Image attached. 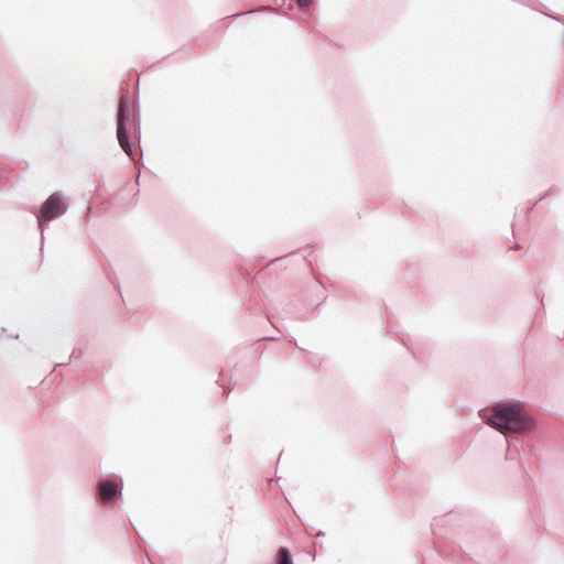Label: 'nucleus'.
Returning <instances> with one entry per match:
<instances>
[{
  "instance_id": "nucleus-1",
  "label": "nucleus",
  "mask_w": 564,
  "mask_h": 564,
  "mask_svg": "<svg viewBox=\"0 0 564 564\" xmlns=\"http://www.w3.org/2000/svg\"><path fill=\"white\" fill-rule=\"evenodd\" d=\"M486 424L513 432L533 433L538 429L536 419L522 409L521 402H496L492 408L486 406L478 411Z\"/></svg>"
},
{
  "instance_id": "nucleus-12",
  "label": "nucleus",
  "mask_w": 564,
  "mask_h": 564,
  "mask_svg": "<svg viewBox=\"0 0 564 564\" xmlns=\"http://www.w3.org/2000/svg\"><path fill=\"white\" fill-rule=\"evenodd\" d=\"M288 257H289V256H283V257H280V258H275V259L271 262V264H275L276 262L283 261V260H285Z\"/></svg>"
},
{
  "instance_id": "nucleus-15",
  "label": "nucleus",
  "mask_w": 564,
  "mask_h": 564,
  "mask_svg": "<svg viewBox=\"0 0 564 564\" xmlns=\"http://www.w3.org/2000/svg\"><path fill=\"white\" fill-rule=\"evenodd\" d=\"M324 535H325V533L323 531H318L317 534H316L317 538H321V536H324Z\"/></svg>"
},
{
  "instance_id": "nucleus-8",
  "label": "nucleus",
  "mask_w": 564,
  "mask_h": 564,
  "mask_svg": "<svg viewBox=\"0 0 564 564\" xmlns=\"http://www.w3.org/2000/svg\"><path fill=\"white\" fill-rule=\"evenodd\" d=\"M262 11H270V12H274L276 14H280L279 12L272 10L271 8H264V9H256V10H251V11H247V12H242V13H238L236 14V17H242V15H246V14H250V13H256V12H262Z\"/></svg>"
},
{
  "instance_id": "nucleus-17",
  "label": "nucleus",
  "mask_w": 564,
  "mask_h": 564,
  "mask_svg": "<svg viewBox=\"0 0 564 564\" xmlns=\"http://www.w3.org/2000/svg\"><path fill=\"white\" fill-rule=\"evenodd\" d=\"M139 177H140V174H138V175L135 176V184H137V185L139 184Z\"/></svg>"
},
{
  "instance_id": "nucleus-13",
  "label": "nucleus",
  "mask_w": 564,
  "mask_h": 564,
  "mask_svg": "<svg viewBox=\"0 0 564 564\" xmlns=\"http://www.w3.org/2000/svg\"><path fill=\"white\" fill-rule=\"evenodd\" d=\"M540 202H541V200H539V199L530 200L531 207L536 206ZM531 209H532V208H529V209H528V213H530V212H531Z\"/></svg>"
},
{
  "instance_id": "nucleus-6",
  "label": "nucleus",
  "mask_w": 564,
  "mask_h": 564,
  "mask_svg": "<svg viewBox=\"0 0 564 564\" xmlns=\"http://www.w3.org/2000/svg\"><path fill=\"white\" fill-rule=\"evenodd\" d=\"M272 564H294L293 555L288 546H280Z\"/></svg>"
},
{
  "instance_id": "nucleus-11",
  "label": "nucleus",
  "mask_w": 564,
  "mask_h": 564,
  "mask_svg": "<svg viewBox=\"0 0 564 564\" xmlns=\"http://www.w3.org/2000/svg\"><path fill=\"white\" fill-rule=\"evenodd\" d=\"M552 194H553V189H552V188H549V189H546L545 192H543V193L540 195L539 200H543L544 198L550 197Z\"/></svg>"
},
{
  "instance_id": "nucleus-10",
  "label": "nucleus",
  "mask_w": 564,
  "mask_h": 564,
  "mask_svg": "<svg viewBox=\"0 0 564 564\" xmlns=\"http://www.w3.org/2000/svg\"><path fill=\"white\" fill-rule=\"evenodd\" d=\"M9 180V173L8 171L0 165V182H4Z\"/></svg>"
},
{
  "instance_id": "nucleus-5",
  "label": "nucleus",
  "mask_w": 564,
  "mask_h": 564,
  "mask_svg": "<svg viewBox=\"0 0 564 564\" xmlns=\"http://www.w3.org/2000/svg\"><path fill=\"white\" fill-rule=\"evenodd\" d=\"M325 299V288L316 278H310L305 283L304 289L299 294V301H301L306 308L314 306L315 303L318 305Z\"/></svg>"
},
{
  "instance_id": "nucleus-3",
  "label": "nucleus",
  "mask_w": 564,
  "mask_h": 564,
  "mask_svg": "<svg viewBox=\"0 0 564 564\" xmlns=\"http://www.w3.org/2000/svg\"><path fill=\"white\" fill-rule=\"evenodd\" d=\"M69 204L62 192L52 193L39 208L34 207L32 213L37 219L39 229L41 231V249L44 242V230L50 221L62 217L68 209Z\"/></svg>"
},
{
  "instance_id": "nucleus-14",
  "label": "nucleus",
  "mask_w": 564,
  "mask_h": 564,
  "mask_svg": "<svg viewBox=\"0 0 564 564\" xmlns=\"http://www.w3.org/2000/svg\"><path fill=\"white\" fill-rule=\"evenodd\" d=\"M436 525H437V519H434V522L431 524L433 534H436V529H435Z\"/></svg>"
},
{
  "instance_id": "nucleus-4",
  "label": "nucleus",
  "mask_w": 564,
  "mask_h": 564,
  "mask_svg": "<svg viewBox=\"0 0 564 564\" xmlns=\"http://www.w3.org/2000/svg\"><path fill=\"white\" fill-rule=\"evenodd\" d=\"M95 499L101 500L106 505H113L117 495L121 496L122 492V480L119 482L116 477H104L100 476L95 484Z\"/></svg>"
},
{
  "instance_id": "nucleus-2",
  "label": "nucleus",
  "mask_w": 564,
  "mask_h": 564,
  "mask_svg": "<svg viewBox=\"0 0 564 564\" xmlns=\"http://www.w3.org/2000/svg\"><path fill=\"white\" fill-rule=\"evenodd\" d=\"M116 122V134L120 148L130 159L135 160L137 150L131 141V132H138L140 135L139 101L128 94L122 95L118 100Z\"/></svg>"
},
{
  "instance_id": "nucleus-16",
  "label": "nucleus",
  "mask_w": 564,
  "mask_h": 564,
  "mask_svg": "<svg viewBox=\"0 0 564 564\" xmlns=\"http://www.w3.org/2000/svg\"><path fill=\"white\" fill-rule=\"evenodd\" d=\"M554 19H555L556 21H558V22L564 23V19H563V18H561V19H560V18H554Z\"/></svg>"
},
{
  "instance_id": "nucleus-7",
  "label": "nucleus",
  "mask_w": 564,
  "mask_h": 564,
  "mask_svg": "<svg viewBox=\"0 0 564 564\" xmlns=\"http://www.w3.org/2000/svg\"><path fill=\"white\" fill-rule=\"evenodd\" d=\"M301 10L308 9L313 3L314 0H292Z\"/></svg>"
},
{
  "instance_id": "nucleus-9",
  "label": "nucleus",
  "mask_w": 564,
  "mask_h": 564,
  "mask_svg": "<svg viewBox=\"0 0 564 564\" xmlns=\"http://www.w3.org/2000/svg\"><path fill=\"white\" fill-rule=\"evenodd\" d=\"M440 553V556L444 557V558H451L452 561H455V555L457 554L456 551H453L451 554L447 553L444 549H441L438 551Z\"/></svg>"
}]
</instances>
